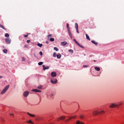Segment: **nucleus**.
<instances>
[{
	"label": "nucleus",
	"mask_w": 124,
	"mask_h": 124,
	"mask_svg": "<svg viewBox=\"0 0 124 124\" xmlns=\"http://www.w3.org/2000/svg\"><path fill=\"white\" fill-rule=\"evenodd\" d=\"M67 43V42H62L61 43V44L63 46H65Z\"/></svg>",
	"instance_id": "nucleus-11"
},
{
	"label": "nucleus",
	"mask_w": 124,
	"mask_h": 124,
	"mask_svg": "<svg viewBox=\"0 0 124 124\" xmlns=\"http://www.w3.org/2000/svg\"><path fill=\"white\" fill-rule=\"evenodd\" d=\"M84 55L85 56V54H84Z\"/></svg>",
	"instance_id": "nucleus-58"
},
{
	"label": "nucleus",
	"mask_w": 124,
	"mask_h": 124,
	"mask_svg": "<svg viewBox=\"0 0 124 124\" xmlns=\"http://www.w3.org/2000/svg\"><path fill=\"white\" fill-rule=\"evenodd\" d=\"M68 31L70 37L71 39H72V37L70 30Z\"/></svg>",
	"instance_id": "nucleus-9"
},
{
	"label": "nucleus",
	"mask_w": 124,
	"mask_h": 124,
	"mask_svg": "<svg viewBox=\"0 0 124 124\" xmlns=\"http://www.w3.org/2000/svg\"><path fill=\"white\" fill-rule=\"evenodd\" d=\"M33 54H34V56H35V57H36V56H35V53H34Z\"/></svg>",
	"instance_id": "nucleus-53"
},
{
	"label": "nucleus",
	"mask_w": 124,
	"mask_h": 124,
	"mask_svg": "<svg viewBox=\"0 0 124 124\" xmlns=\"http://www.w3.org/2000/svg\"><path fill=\"white\" fill-rule=\"evenodd\" d=\"M62 116L63 117L62 119H64L65 118V116Z\"/></svg>",
	"instance_id": "nucleus-49"
},
{
	"label": "nucleus",
	"mask_w": 124,
	"mask_h": 124,
	"mask_svg": "<svg viewBox=\"0 0 124 124\" xmlns=\"http://www.w3.org/2000/svg\"><path fill=\"white\" fill-rule=\"evenodd\" d=\"M57 81V80L56 79L52 78L51 80V82L53 84L56 83Z\"/></svg>",
	"instance_id": "nucleus-3"
},
{
	"label": "nucleus",
	"mask_w": 124,
	"mask_h": 124,
	"mask_svg": "<svg viewBox=\"0 0 124 124\" xmlns=\"http://www.w3.org/2000/svg\"><path fill=\"white\" fill-rule=\"evenodd\" d=\"M75 42L78 45L79 44L76 41H75Z\"/></svg>",
	"instance_id": "nucleus-45"
},
{
	"label": "nucleus",
	"mask_w": 124,
	"mask_h": 124,
	"mask_svg": "<svg viewBox=\"0 0 124 124\" xmlns=\"http://www.w3.org/2000/svg\"><path fill=\"white\" fill-rule=\"evenodd\" d=\"M46 43H48V41H46Z\"/></svg>",
	"instance_id": "nucleus-55"
},
{
	"label": "nucleus",
	"mask_w": 124,
	"mask_h": 124,
	"mask_svg": "<svg viewBox=\"0 0 124 124\" xmlns=\"http://www.w3.org/2000/svg\"><path fill=\"white\" fill-rule=\"evenodd\" d=\"M56 75L57 74L55 72H53L51 73V76L52 77H56Z\"/></svg>",
	"instance_id": "nucleus-6"
},
{
	"label": "nucleus",
	"mask_w": 124,
	"mask_h": 124,
	"mask_svg": "<svg viewBox=\"0 0 124 124\" xmlns=\"http://www.w3.org/2000/svg\"><path fill=\"white\" fill-rule=\"evenodd\" d=\"M27 113L30 116H31V117H34V115L30 114V113L28 112H27Z\"/></svg>",
	"instance_id": "nucleus-13"
},
{
	"label": "nucleus",
	"mask_w": 124,
	"mask_h": 124,
	"mask_svg": "<svg viewBox=\"0 0 124 124\" xmlns=\"http://www.w3.org/2000/svg\"><path fill=\"white\" fill-rule=\"evenodd\" d=\"M5 40L7 44H9L10 43V42L11 41V40L10 39V38H7L5 39Z\"/></svg>",
	"instance_id": "nucleus-4"
},
{
	"label": "nucleus",
	"mask_w": 124,
	"mask_h": 124,
	"mask_svg": "<svg viewBox=\"0 0 124 124\" xmlns=\"http://www.w3.org/2000/svg\"><path fill=\"white\" fill-rule=\"evenodd\" d=\"M50 96H51V97H52L53 96H54V95L53 94H52V93H51L50 94Z\"/></svg>",
	"instance_id": "nucleus-40"
},
{
	"label": "nucleus",
	"mask_w": 124,
	"mask_h": 124,
	"mask_svg": "<svg viewBox=\"0 0 124 124\" xmlns=\"http://www.w3.org/2000/svg\"><path fill=\"white\" fill-rule=\"evenodd\" d=\"M122 104V102H120L118 104V106H119V105H121Z\"/></svg>",
	"instance_id": "nucleus-34"
},
{
	"label": "nucleus",
	"mask_w": 124,
	"mask_h": 124,
	"mask_svg": "<svg viewBox=\"0 0 124 124\" xmlns=\"http://www.w3.org/2000/svg\"><path fill=\"white\" fill-rule=\"evenodd\" d=\"M57 58L58 59H60L61 56V55L60 54H57Z\"/></svg>",
	"instance_id": "nucleus-17"
},
{
	"label": "nucleus",
	"mask_w": 124,
	"mask_h": 124,
	"mask_svg": "<svg viewBox=\"0 0 124 124\" xmlns=\"http://www.w3.org/2000/svg\"><path fill=\"white\" fill-rule=\"evenodd\" d=\"M52 36V35L51 34H49V35H48V38H49L51 37Z\"/></svg>",
	"instance_id": "nucleus-37"
},
{
	"label": "nucleus",
	"mask_w": 124,
	"mask_h": 124,
	"mask_svg": "<svg viewBox=\"0 0 124 124\" xmlns=\"http://www.w3.org/2000/svg\"><path fill=\"white\" fill-rule=\"evenodd\" d=\"M0 26L3 29L6 30V29L4 27V26L3 25H0Z\"/></svg>",
	"instance_id": "nucleus-26"
},
{
	"label": "nucleus",
	"mask_w": 124,
	"mask_h": 124,
	"mask_svg": "<svg viewBox=\"0 0 124 124\" xmlns=\"http://www.w3.org/2000/svg\"><path fill=\"white\" fill-rule=\"evenodd\" d=\"M116 107H117L118 108H119L118 105L114 103H111L109 106V107L110 108H114Z\"/></svg>",
	"instance_id": "nucleus-2"
},
{
	"label": "nucleus",
	"mask_w": 124,
	"mask_h": 124,
	"mask_svg": "<svg viewBox=\"0 0 124 124\" xmlns=\"http://www.w3.org/2000/svg\"><path fill=\"white\" fill-rule=\"evenodd\" d=\"M62 117H63L62 116H61V117H60V118H58L57 119V121H59L61 119H62Z\"/></svg>",
	"instance_id": "nucleus-21"
},
{
	"label": "nucleus",
	"mask_w": 124,
	"mask_h": 124,
	"mask_svg": "<svg viewBox=\"0 0 124 124\" xmlns=\"http://www.w3.org/2000/svg\"><path fill=\"white\" fill-rule=\"evenodd\" d=\"M3 51L4 53H7V50L6 49H5L3 50Z\"/></svg>",
	"instance_id": "nucleus-23"
},
{
	"label": "nucleus",
	"mask_w": 124,
	"mask_h": 124,
	"mask_svg": "<svg viewBox=\"0 0 124 124\" xmlns=\"http://www.w3.org/2000/svg\"><path fill=\"white\" fill-rule=\"evenodd\" d=\"M67 28L68 30V31L70 29H69V25L68 23L67 24Z\"/></svg>",
	"instance_id": "nucleus-28"
},
{
	"label": "nucleus",
	"mask_w": 124,
	"mask_h": 124,
	"mask_svg": "<svg viewBox=\"0 0 124 124\" xmlns=\"http://www.w3.org/2000/svg\"><path fill=\"white\" fill-rule=\"evenodd\" d=\"M88 67V66H86V65H84L83 66V67Z\"/></svg>",
	"instance_id": "nucleus-50"
},
{
	"label": "nucleus",
	"mask_w": 124,
	"mask_h": 124,
	"mask_svg": "<svg viewBox=\"0 0 124 124\" xmlns=\"http://www.w3.org/2000/svg\"><path fill=\"white\" fill-rule=\"evenodd\" d=\"M71 118H71V117H70V118H69V120H71ZM68 119L67 120V121H68Z\"/></svg>",
	"instance_id": "nucleus-47"
},
{
	"label": "nucleus",
	"mask_w": 124,
	"mask_h": 124,
	"mask_svg": "<svg viewBox=\"0 0 124 124\" xmlns=\"http://www.w3.org/2000/svg\"><path fill=\"white\" fill-rule=\"evenodd\" d=\"M42 86L40 85V86H38V89H40L42 88Z\"/></svg>",
	"instance_id": "nucleus-36"
},
{
	"label": "nucleus",
	"mask_w": 124,
	"mask_h": 124,
	"mask_svg": "<svg viewBox=\"0 0 124 124\" xmlns=\"http://www.w3.org/2000/svg\"><path fill=\"white\" fill-rule=\"evenodd\" d=\"M27 43H29L30 42V40H27Z\"/></svg>",
	"instance_id": "nucleus-41"
},
{
	"label": "nucleus",
	"mask_w": 124,
	"mask_h": 124,
	"mask_svg": "<svg viewBox=\"0 0 124 124\" xmlns=\"http://www.w3.org/2000/svg\"><path fill=\"white\" fill-rule=\"evenodd\" d=\"M99 114L98 111H95L93 113V114L94 115H96Z\"/></svg>",
	"instance_id": "nucleus-8"
},
{
	"label": "nucleus",
	"mask_w": 124,
	"mask_h": 124,
	"mask_svg": "<svg viewBox=\"0 0 124 124\" xmlns=\"http://www.w3.org/2000/svg\"><path fill=\"white\" fill-rule=\"evenodd\" d=\"M75 26L76 29H78V25L77 23H76L75 24Z\"/></svg>",
	"instance_id": "nucleus-16"
},
{
	"label": "nucleus",
	"mask_w": 124,
	"mask_h": 124,
	"mask_svg": "<svg viewBox=\"0 0 124 124\" xmlns=\"http://www.w3.org/2000/svg\"><path fill=\"white\" fill-rule=\"evenodd\" d=\"M76 124H84V123L82 122H80L79 120H77L76 122Z\"/></svg>",
	"instance_id": "nucleus-7"
},
{
	"label": "nucleus",
	"mask_w": 124,
	"mask_h": 124,
	"mask_svg": "<svg viewBox=\"0 0 124 124\" xmlns=\"http://www.w3.org/2000/svg\"><path fill=\"white\" fill-rule=\"evenodd\" d=\"M54 49L56 51H58V49L56 47H54Z\"/></svg>",
	"instance_id": "nucleus-30"
},
{
	"label": "nucleus",
	"mask_w": 124,
	"mask_h": 124,
	"mask_svg": "<svg viewBox=\"0 0 124 124\" xmlns=\"http://www.w3.org/2000/svg\"><path fill=\"white\" fill-rule=\"evenodd\" d=\"M10 115H13H13H14V114H10Z\"/></svg>",
	"instance_id": "nucleus-52"
},
{
	"label": "nucleus",
	"mask_w": 124,
	"mask_h": 124,
	"mask_svg": "<svg viewBox=\"0 0 124 124\" xmlns=\"http://www.w3.org/2000/svg\"><path fill=\"white\" fill-rule=\"evenodd\" d=\"M32 91L36 92H41V91L37 89H34Z\"/></svg>",
	"instance_id": "nucleus-10"
},
{
	"label": "nucleus",
	"mask_w": 124,
	"mask_h": 124,
	"mask_svg": "<svg viewBox=\"0 0 124 124\" xmlns=\"http://www.w3.org/2000/svg\"><path fill=\"white\" fill-rule=\"evenodd\" d=\"M37 45L39 47H41L43 46V45L42 44H40L39 43H38L37 44Z\"/></svg>",
	"instance_id": "nucleus-20"
},
{
	"label": "nucleus",
	"mask_w": 124,
	"mask_h": 124,
	"mask_svg": "<svg viewBox=\"0 0 124 124\" xmlns=\"http://www.w3.org/2000/svg\"><path fill=\"white\" fill-rule=\"evenodd\" d=\"M49 66H47L46 67H45V68H43V70H47L49 68Z\"/></svg>",
	"instance_id": "nucleus-18"
},
{
	"label": "nucleus",
	"mask_w": 124,
	"mask_h": 124,
	"mask_svg": "<svg viewBox=\"0 0 124 124\" xmlns=\"http://www.w3.org/2000/svg\"><path fill=\"white\" fill-rule=\"evenodd\" d=\"M93 61H94V62H96V61H95L94 60H93Z\"/></svg>",
	"instance_id": "nucleus-57"
},
{
	"label": "nucleus",
	"mask_w": 124,
	"mask_h": 124,
	"mask_svg": "<svg viewBox=\"0 0 124 124\" xmlns=\"http://www.w3.org/2000/svg\"><path fill=\"white\" fill-rule=\"evenodd\" d=\"M22 61H25V59L24 58H22Z\"/></svg>",
	"instance_id": "nucleus-39"
},
{
	"label": "nucleus",
	"mask_w": 124,
	"mask_h": 124,
	"mask_svg": "<svg viewBox=\"0 0 124 124\" xmlns=\"http://www.w3.org/2000/svg\"><path fill=\"white\" fill-rule=\"evenodd\" d=\"M2 78V76H0V79Z\"/></svg>",
	"instance_id": "nucleus-51"
},
{
	"label": "nucleus",
	"mask_w": 124,
	"mask_h": 124,
	"mask_svg": "<svg viewBox=\"0 0 124 124\" xmlns=\"http://www.w3.org/2000/svg\"><path fill=\"white\" fill-rule=\"evenodd\" d=\"M69 52H70L71 53H73V51L72 50L70 49L69 50Z\"/></svg>",
	"instance_id": "nucleus-31"
},
{
	"label": "nucleus",
	"mask_w": 124,
	"mask_h": 124,
	"mask_svg": "<svg viewBox=\"0 0 124 124\" xmlns=\"http://www.w3.org/2000/svg\"><path fill=\"white\" fill-rule=\"evenodd\" d=\"M28 34H27V35H24V36L26 38V37H28Z\"/></svg>",
	"instance_id": "nucleus-38"
},
{
	"label": "nucleus",
	"mask_w": 124,
	"mask_h": 124,
	"mask_svg": "<svg viewBox=\"0 0 124 124\" xmlns=\"http://www.w3.org/2000/svg\"><path fill=\"white\" fill-rule=\"evenodd\" d=\"M75 42L78 45L79 44L76 41H75Z\"/></svg>",
	"instance_id": "nucleus-44"
},
{
	"label": "nucleus",
	"mask_w": 124,
	"mask_h": 124,
	"mask_svg": "<svg viewBox=\"0 0 124 124\" xmlns=\"http://www.w3.org/2000/svg\"><path fill=\"white\" fill-rule=\"evenodd\" d=\"M39 54L41 55H42L43 54L42 52H39Z\"/></svg>",
	"instance_id": "nucleus-35"
},
{
	"label": "nucleus",
	"mask_w": 124,
	"mask_h": 124,
	"mask_svg": "<svg viewBox=\"0 0 124 124\" xmlns=\"http://www.w3.org/2000/svg\"><path fill=\"white\" fill-rule=\"evenodd\" d=\"M91 42H92V43H93V44H95V45H97V44H98V43H97V42H95V41L94 40H92V41H91Z\"/></svg>",
	"instance_id": "nucleus-12"
},
{
	"label": "nucleus",
	"mask_w": 124,
	"mask_h": 124,
	"mask_svg": "<svg viewBox=\"0 0 124 124\" xmlns=\"http://www.w3.org/2000/svg\"><path fill=\"white\" fill-rule=\"evenodd\" d=\"M104 111H101L100 112H98L99 114H102L103 113H104Z\"/></svg>",
	"instance_id": "nucleus-25"
},
{
	"label": "nucleus",
	"mask_w": 124,
	"mask_h": 124,
	"mask_svg": "<svg viewBox=\"0 0 124 124\" xmlns=\"http://www.w3.org/2000/svg\"><path fill=\"white\" fill-rule=\"evenodd\" d=\"M76 30L77 31V32L78 33H79V32L78 31V29H76Z\"/></svg>",
	"instance_id": "nucleus-46"
},
{
	"label": "nucleus",
	"mask_w": 124,
	"mask_h": 124,
	"mask_svg": "<svg viewBox=\"0 0 124 124\" xmlns=\"http://www.w3.org/2000/svg\"><path fill=\"white\" fill-rule=\"evenodd\" d=\"M94 68L95 70H96L97 71H99L100 70V68L99 67H95Z\"/></svg>",
	"instance_id": "nucleus-15"
},
{
	"label": "nucleus",
	"mask_w": 124,
	"mask_h": 124,
	"mask_svg": "<svg viewBox=\"0 0 124 124\" xmlns=\"http://www.w3.org/2000/svg\"><path fill=\"white\" fill-rule=\"evenodd\" d=\"M5 36L6 37H9V35L8 33H6L5 34Z\"/></svg>",
	"instance_id": "nucleus-22"
},
{
	"label": "nucleus",
	"mask_w": 124,
	"mask_h": 124,
	"mask_svg": "<svg viewBox=\"0 0 124 124\" xmlns=\"http://www.w3.org/2000/svg\"><path fill=\"white\" fill-rule=\"evenodd\" d=\"M28 122L29 123H31L32 124H34V123L30 120H29Z\"/></svg>",
	"instance_id": "nucleus-19"
},
{
	"label": "nucleus",
	"mask_w": 124,
	"mask_h": 124,
	"mask_svg": "<svg viewBox=\"0 0 124 124\" xmlns=\"http://www.w3.org/2000/svg\"><path fill=\"white\" fill-rule=\"evenodd\" d=\"M57 55L56 53L54 52L53 54V56L54 57H56Z\"/></svg>",
	"instance_id": "nucleus-27"
},
{
	"label": "nucleus",
	"mask_w": 124,
	"mask_h": 124,
	"mask_svg": "<svg viewBox=\"0 0 124 124\" xmlns=\"http://www.w3.org/2000/svg\"><path fill=\"white\" fill-rule=\"evenodd\" d=\"M86 39H88V40L90 41V39L89 38V36L87 34H86Z\"/></svg>",
	"instance_id": "nucleus-14"
},
{
	"label": "nucleus",
	"mask_w": 124,
	"mask_h": 124,
	"mask_svg": "<svg viewBox=\"0 0 124 124\" xmlns=\"http://www.w3.org/2000/svg\"><path fill=\"white\" fill-rule=\"evenodd\" d=\"M78 46H79L80 47L82 48H84V47L83 46L79 44V45H78Z\"/></svg>",
	"instance_id": "nucleus-33"
},
{
	"label": "nucleus",
	"mask_w": 124,
	"mask_h": 124,
	"mask_svg": "<svg viewBox=\"0 0 124 124\" xmlns=\"http://www.w3.org/2000/svg\"><path fill=\"white\" fill-rule=\"evenodd\" d=\"M42 66L43 67V68H45V65H42Z\"/></svg>",
	"instance_id": "nucleus-48"
},
{
	"label": "nucleus",
	"mask_w": 124,
	"mask_h": 124,
	"mask_svg": "<svg viewBox=\"0 0 124 124\" xmlns=\"http://www.w3.org/2000/svg\"><path fill=\"white\" fill-rule=\"evenodd\" d=\"M43 63V62H39L38 64L39 65H42Z\"/></svg>",
	"instance_id": "nucleus-29"
},
{
	"label": "nucleus",
	"mask_w": 124,
	"mask_h": 124,
	"mask_svg": "<svg viewBox=\"0 0 124 124\" xmlns=\"http://www.w3.org/2000/svg\"><path fill=\"white\" fill-rule=\"evenodd\" d=\"M54 38H51L50 39V40L51 41H54Z\"/></svg>",
	"instance_id": "nucleus-24"
},
{
	"label": "nucleus",
	"mask_w": 124,
	"mask_h": 124,
	"mask_svg": "<svg viewBox=\"0 0 124 124\" xmlns=\"http://www.w3.org/2000/svg\"><path fill=\"white\" fill-rule=\"evenodd\" d=\"M73 40L75 42V41H76V40L75 39H73Z\"/></svg>",
	"instance_id": "nucleus-54"
},
{
	"label": "nucleus",
	"mask_w": 124,
	"mask_h": 124,
	"mask_svg": "<svg viewBox=\"0 0 124 124\" xmlns=\"http://www.w3.org/2000/svg\"><path fill=\"white\" fill-rule=\"evenodd\" d=\"M76 117V116H72L71 117L72 118H74Z\"/></svg>",
	"instance_id": "nucleus-42"
},
{
	"label": "nucleus",
	"mask_w": 124,
	"mask_h": 124,
	"mask_svg": "<svg viewBox=\"0 0 124 124\" xmlns=\"http://www.w3.org/2000/svg\"><path fill=\"white\" fill-rule=\"evenodd\" d=\"M2 120L3 121H4V120H3V119H2Z\"/></svg>",
	"instance_id": "nucleus-56"
},
{
	"label": "nucleus",
	"mask_w": 124,
	"mask_h": 124,
	"mask_svg": "<svg viewBox=\"0 0 124 124\" xmlns=\"http://www.w3.org/2000/svg\"><path fill=\"white\" fill-rule=\"evenodd\" d=\"M29 92L28 91H26L24 92L23 95L24 97H26L28 95H29Z\"/></svg>",
	"instance_id": "nucleus-5"
},
{
	"label": "nucleus",
	"mask_w": 124,
	"mask_h": 124,
	"mask_svg": "<svg viewBox=\"0 0 124 124\" xmlns=\"http://www.w3.org/2000/svg\"><path fill=\"white\" fill-rule=\"evenodd\" d=\"M9 85H8L6 86L2 90L1 93V94H4L8 90L9 87Z\"/></svg>",
	"instance_id": "nucleus-1"
},
{
	"label": "nucleus",
	"mask_w": 124,
	"mask_h": 124,
	"mask_svg": "<svg viewBox=\"0 0 124 124\" xmlns=\"http://www.w3.org/2000/svg\"><path fill=\"white\" fill-rule=\"evenodd\" d=\"M75 42L78 45L79 44L76 41H75Z\"/></svg>",
	"instance_id": "nucleus-43"
},
{
	"label": "nucleus",
	"mask_w": 124,
	"mask_h": 124,
	"mask_svg": "<svg viewBox=\"0 0 124 124\" xmlns=\"http://www.w3.org/2000/svg\"><path fill=\"white\" fill-rule=\"evenodd\" d=\"M84 117V116L82 115H80V118L81 119L83 118Z\"/></svg>",
	"instance_id": "nucleus-32"
}]
</instances>
